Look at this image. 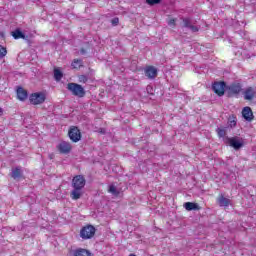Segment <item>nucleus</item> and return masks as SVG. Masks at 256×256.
Segmentation results:
<instances>
[{"mask_svg":"<svg viewBox=\"0 0 256 256\" xmlns=\"http://www.w3.org/2000/svg\"><path fill=\"white\" fill-rule=\"evenodd\" d=\"M85 177L83 175H77L72 179V187L73 190L70 193L71 199L74 201H77L78 199H81L83 196V189L85 187Z\"/></svg>","mask_w":256,"mask_h":256,"instance_id":"nucleus-1","label":"nucleus"},{"mask_svg":"<svg viewBox=\"0 0 256 256\" xmlns=\"http://www.w3.org/2000/svg\"><path fill=\"white\" fill-rule=\"evenodd\" d=\"M224 143L225 145H229L230 147L235 149V151H239V149H241L243 145H245V140H243V138L238 136L225 137Z\"/></svg>","mask_w":256,"mask_h":256,"instance_id":"nucleus-2","label":"nucleus"},{"mask_svg":"<svg viewBox=\"0 0 256 256\" xmlns=\"http://www.w3.org/2000/svg\"><path fill=\"white\" fill-rule=\"evenodd\" d=\"M241 91H243V85L239 82H233L230 85H226L227 97H239Z\"/></svg>","mask_w":256,"mask_h":256,"instance_id":"nucleus-3","label":"nucleus"},{"mask_svg":"<svg viewBox=\"0 0 256 256\" xmlns=\"http://www.w3.org/2000/svg\"><path fill=\"white\" fill-rule=\"evenodd\" d=\"M67 89L68 91H71L72 95H74L75 97H79V98H83L86 95V91L85 88H83V86H81V84H77V83H68L67 85Z\"/></svg>","mask_w":256,"mask_h":256,"instance_id":"nucleus-4","label":"nucleus"},{"mask_svg":"<svg viewBox=\"0 0 256 256\" xmlns=\"http://www.w3.org/2000/svg\"><path fill=\"white\" fill-rule=\"evenodd\" d=\"M46 99L47 96L43 92H35L29 96L31 105H42V103H45Z\"/></svg>","mask_w":256,"mask_h":256,"instance_id":"nucleus-5","label":"nucleus"},{"mask_svg":"<svg viewBox=\"0 0 256 256\" xmlns=\"http://www.w3.org/2000/svg\"><path fill=\"white\" fill-rule=\"evenodd\" d=\"M212 90L218 97H223V95H225V91L227 92V83H225V81L214 82Z\"/></svg>","mask_w":256,"mask_h":256,"instance_id":"nucleus-6","label":"nucleus"},{"mask_svg":"<svg viewBox=\"0 0 256 256\" xmlns=\"http://www.w3.org/2000/svg\"><path fill=\"white\" fill-rule=\"evenodd\" d=\"M95 231L93 225L84 226L80 230V237L81 239H92V237H95Z\"/></svg>","mask_w":256,"mask_h":256,"instance_id":"nucleus-7","label":"nucleus"},{"mask_svg":"<svg viewBox=\"0 0 256 256\" xmlns=\"http://www.w3.org/2000/svg\"><path fill=\"white\" fill-rule=\"evenodd\" d=\"M57 149L59 153H61L62 155H67L71 153V149H72L71 143L62 141L57 145Z\"/></svg>","mask_w":256,"mask_h":256,"instance_id":"nucleus-8","label":"nucleus"},{"mask_svg":"<svg viewBox=\"0 0 256 256\" xmlns=\"http://www.w3.org/2000/svg\"><path fill=\"white\" fill-rule=\"evenodd\" d=\"M181 20H182V27L186 29H190L192 33H197V31H199V27L193 25V21L191 20V18H181Z\"/></svg>","mask_w":256,"mask_h":256,"instance_id":"nucleus-9","label":"nucleus"},{"mask_svg":"<svg viewBox=\"0 0 256 256\" xmlns=\"http://www.w3.org/2000/svg\"><path fill=\"white\" fill-rule=\"evenodd\" d=\"M68 137L73 141V143H78L81 141V130L80 129H70L68 132Z\"/></svg>","mask_w":256,"mask_h":256,"instance_id":"nucleus-10","label":"nucleus"},{"mask_svg":"<svg viewBox=\"0 0 256 256\" xmlns=\"http://www.w3.org/2000/svg\"><path fill=\"white\" fill-rule=\"evenodd\" d=\"M243 95H244L245 101H253V99H255V96H256L255 88L253 87L246 88V90L243 92Z\"/></svg>","mask_w":256,"mask_h":256,"instance_id":"nucleus-11","label":"nucleus"},{"mask_svg":"<svg viewBox=\"0 0 256 256\" xmlns=\"http://www.w3.org/2000/svg\"><path fill=\"white\" fill-rule=\"evenodd\" d=\"M242 117L245 119V121H253L254 116H253V110H251V107L246 106L242 109Z\"/></svg>","mask_w":256,"mask_h":256,"instance_id":"nucleus-12","label":"nucleus"},{"mask_svg":"<svg viewBox=\"0 0 256 256\" xmlns=\"http://www.w3.org/2000/svg\"><path fill=\"white\" fill-rule=\"evenodd\" d=\"M10 177H12V179H21L23 177V168L21 166H17L15 168H12Z\"/></svg>","mask_w":256,"mask_h":256,"instance_id":"nucleus-13","label":"nucleus"},{"mask_svg":"<svg viewBox=\"0 0 256 256\" xmlns=\"http://www.w3.org/2000/svg\"><path fill=\"white\" fill-rule=\"evenodd\" d=\"M157 73V68H155V66H148L145 69V76L148 77V79H155Z\"/></svg>","mask_w":256,"mask_h":256,"instance_id":"nucleus-14","label":"nucleus"},{"mask_svg":"<svg viewBox=\"0 0 256 256\" xmlns=\"http://www.w3.org/2000/svg\"><path fill=\"white\" fill-rule=\"evenodd\" d=\"M16 93L19 101H26L27 97H29V93L23 87H18Z\"/></svg>","mask_w":256,"mask_h":256,"instance_id":"nucleus-15","label":"nucleus"},{"mask_svg":"<svg viewBox=\"0 0 256 256\" xmlns=\"http://www.w3.org/2000/svg\"><path fill=\"white\" fill-rule=\"evenodd\" d=\"M184 208L186 209V211H199L201 209L199 204L194 203V202L184 203Z\"/></svg>","mask_w":256,"mask_h":256,"instance_id":"nucleus-16","label":"nucleus"},{"mask_svg":"<svg viewBox=\"0 0 256 256\" xmlns=\"http://www.w3.org/2000/svg\"><path fill=\"white\" fill-rule=\"evenodd\" d=\"M217 201L220 207H229L231 204V200L223 196V194L218 197Z\"/></svg>","mask_w":256,"mask_h":256,"instance_id":"nucleus-17","label":"nucleus"},{"mask_svg":"<svg viewBox=\"0 0 256 256\" xmlns=\"http://www.w3.org/2000/svg\"><path fill=\"white\" fill-rule=\"evenodd\" d=\"M12 37L14 39H27V36L21 29L17 28L15 31L12 32Z\"/></svg>","mask_w":256,"mask_h":256,"instance_id":"nucleus-18","label":"nucleus"},{"mask_svg":"<svg viewBox=\"0 0 256 256\" xmlns=\"http://www.w3.org/2000/svg\"><path fill=\"white\" fill-rule=\"evenodd\" d=\"M74 256H91V252H89V250L80 248L74 251Z\"/></svg>","mask_w":256,"mask_h":256,"instance_id":"nucleus-19","label":"nucleus"},{"mask_svg":"<svg viewBox=\"0 0 256 256\" xmlns=\"http://www.w3.org/2000/svg\"><path fill=\"white\" fill-rule=\"evenodd\" d=\"M237 126V117L235 115H231L228 118V127H231V129H233V127Z\"/></svg>","mask_w":256,"mask_h":256,"instance_id":"nucleus-20","label":"nucleus"},{"mask_svg":"<svg viewBox=\"0 0 256 256\" xmlns=\"http://www.w3.org/2000/svg\"><path fill=\"white\" fill-rule=\"evenodd\" d=\"M71 66L73 67V69H79L80 67H83V60L74 59Z\"/></svg>","mask_w":256,"mask_h":256,"instance_id":"nucleus-21","label":"nucleus"},{"mask_svg":"<svg viewBox=\"0 0 256 256\" xmlns=\"http://www.w3.org/2000/svg\"><path fill=\"white\" fill-rule=\"evenodd\" d=\"M54 79L55 81H61L63 79V72L59 69H54Z\"/></svg>","mask_w":256,"mask_h":256,"instance_id":"nucleus-22","label":"nucleus"},{"mask_svg":"<svg viewBox=\"0 0 256 256\" xmlns=\"http://www.w3.org/2000/svg\"><path fill=\"white\" fill-rule=\"evenodd\" d=\"M108 192L114 195V197H119V190H117V187L113 184L109 186Z\"/></svg>","mask_w":256,"mask_h":256,"instance_id":"nucleus-23","label":"nucleus"},{"mask_svg":"<svg viewBox=\"0 0 256 256\" xmlns=\"http://www.w3.org/2000/svg\"><path fill=\"white\" fill-rule=\"evenodd\" d=\"M217 135H218V137H222L223 141H225V137H228V136H225V135H227V132L225 131V129L217 130Z\"/></svg>","mask_w":256,"mask_h":256,"instance_id":"nucleus-24","label":"nucleus"},{"mask_svg":"<svg viewBox=\"0 0 256 256\" xmlns=\"http://www.w3.org/2000/svg\"><path fill=\"white\" fill-rule=\"evenodd\" d=\"M79 83H87L89 81V77L87 75L78 76Z\"/></svg>","mask_w":256,"mask_h":256,"instance_id":"nucleus-25","label":"nucleus"},{"mask_svg":"<svg viewBox=\"0 0 256 256\" xmlns=\"http://www.w3.org/2000/svg\"><path fill=\"white\" fill-rule=\"evenodd\" d=\"M7 55V48L0 45V59H3Z\"/></svg>","mask_w":256,"mask_h":256,"instance_id":"nucleus-26","label":"nucleus"},{"mask_svg":"<svg viewBox=\"0 0 256 256\" xmlns=\"http://www.w3.org/2000/svg\"><path fill=\"white\" fill-rule=\"evenodd\" d=\"M162 0H146L147 5H150L151 7H153V5H159V3H161Z\"/></svg>","mask_w":256,"mask_h":256,"instance_id":"nucleus-27","label":"nucleus"},{"mask_svg":"<svg viewBox=\"0 0 256 256\" xmlns=\"http://www.w3.org/2000/svg\"><path fill=\"white\" fill-rule=\"evenodd\" d=\"M111 25L113 27H117V25H119V17H114L112 20H111Z\"/></svg>","mask_w":256,"mask_h":256,"instance_id":"nucleus-28","label":"nucleus"},{"mask_svg":"<svg viewBox=\"0 0 256 256\" xmlns=\"http://www.w3.org/2000/svg\"><path fill=\"white\" fill-rule=\"evenodd\" d=\"M176 23H177V19H175V18L170 19V20L168 21V25H169L170 27H175Z\"/></svg>","mask_w":256,"mask_h":256,"instance_id":"nucleus-29","label":"nucleus"},{"mask_svg":"<svg viewBox=\"0 0 256 256\" xmlns=\"http://www.w3.org/2000/svg\"><path fill=\"white\" fill-rule=\"evenodd\" d=\"M87 53V50H85L84 48L80 49V55H85Z\"/></svg>","mask_w":256,"mask_h":256,"instance_id":"nucleus-30","label":"nucleus"},{"mask_svg":"<svg viewBox=\"0 0 256 256\" xmlns=\"http://www.w3.org/2000/svg\"><path fill=\"white\" fill-rule=\"evenodd\" d=\"M99 133H101V135H105V130H104V129H101V130L99 131Z\"/></svg>","mask_w":256,"mask_h":256,"instance_id":"nucleus-31","label":"nucleus"},{"mask_svg":"<svg viewBox=\"0 0 256 256\" xmlns=\"http://www.w3.org/2000/svg\"><path fill=\"white\" fill-rule=\"evenodd\" d=\"M69 129H79L77 126H70Z\"/></svg>","mask_w":256,"mask_h":256,"instance_id":"nucleus-32","label":"nucleus"},{"mask_svg":"<svg viewBox=\"0 0 256 256\" xmlns=\"http://www.w3.org/2000/svg\"><path fill=\"white\" fill-rule=\"evenodd\" d=\"M3 115V108L0 107V117Z\"/></svg>","mask_w":256,"mask_h":256,"instance_id":"nucleus-33","label":"nucleus"},{"mask_svg":"<svg viewBox=\"0 0 256 256\" xmlns=\"http://www.w3.org/2000/svg\"><path fill=\"white\" fill-rule=\"evenodd\" d=\"M149 89H153L151 86H147V91L149 93Z\"/></svg>","mask_w":256,"mask_h":256,"instance_id":"nucleus-34","label":"nucleus"}]
</instances>
